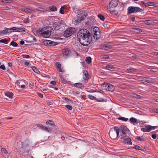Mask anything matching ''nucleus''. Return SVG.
<instances>
[{
  "instance_id": "f257e3e1",
  "label": "nucleus",
  "mask_w": 158,
  "mask_h": 158,
  "mask_svg": "<svg viewBox=\"0 0 158 158\" xmlns=\"http://www.w3.org/2000/svg\"><path fill=\"white\" fill-rule=\"evenodd\" d=\"M77 36L79 42L83 46H87L92 40V35L86 29L80 30L77 33Z\"/></svg>"
},
{
  "instance_id": "f03ea898",
  "label": "nucleus",
  "mask_w": 158,
  "mask_h": 158,
  "mask_svg": "<svg viewBox=\"0 0 158 158\" xmlns=\"http://www.w3.org/2000/svg\"><path fill=\"white\" fill-rule=\"evenodd\" d=\"M110 138L113 139H116L119 134V129L117 127H114V130L111 129L110 132Z\"/></svg>"
},
{
  "instance_id": "7ed1b4c3",
  "label": "nucleus",
  "mask_w": 158,
  "mask_h": 158,
  "mask_svg": "<svg viewBox=\"0 0 158 158\" xmlns=\"http://www.w3.org/2000/svg\"><path fill=\"white\" fill-rule=\"evenodd\" d=\"M74 32V29L69 28L66 30L64 34V35L66 37H68L70 36Z\"/></svg>"
},
{
  "instance_id": "20e7f679",
  "label": "nucleus",
  "mask_w": 158,
  "mask_h": 158,
  "mask_svg": "<svg viewBox=\"0 0 158 158\" xmlns=\"http://www.w3.org/2000/svg\"><path fill=\"white\" fill-rule=\"evenodd\" d=\"M48 29L46 31H44V32L41 33L42 35L44 37L48 38L50 36L52 30L51 28H48Z\"/></svg>"
},
{
  "instance_id": "39448f33",
  "label": "nucleus",
  "mask_w": 158,
  "mask_h": 158,
  "mask_svg": "<svg viewBox=\"0 0 158 158\" xmlns=\"http://www.w3.org/2000/svg\"><path fill=\"white\" fill-rule=\"evenodd\" d=\"M62 53L64 56H68L70 55L71 53V50L68 48H65L63 49Z\"/></svg>"
},
{
  "instance_id": "423d86ee",
  "label": "nucleus",
  "mask_w": 158,
  "mask_h": 158,
  "mask_svg": "<svg viewBox=\"0 0 158 158\" xmlns=\"http://www.w3.org/2000/svg\"><path fill=\"white\" fill-rule=\"evenodd\" d=\"M118 0H112L109 3V6L111 8L116 7L118 5Z\"/></svg>"
},
{
  "instance_id": "0eeeda50",
  "label": "nucleus",
  "mask_w": 158,
  "mask_h": 158,
  "mask_svg": "<svg viewBox=\"0 0 158 158\" xmlns=\"http://www.w3.org/2000/svg\"><path fill=\"white\" fill-rule=\"evenodd\" d=\"M21 10L27 13L33 14L35 12L34 10L26 7H22L21 8Z\"/></svg>"
},
{
  "instance_id": "6e6552de",
  "label": "nucleus",
  "mask_w": 158,
  "mask_h": 158,
  "mask_svg": "<svg viewBox=\"0 0 158 158\" xmlns=\"http://www.w3.org/2000/svg\"><path fill=\"white\" fill-rule=\"evenodd\" d=\"M46 124L51 126L52 127V129L55 128V125L53 121L51 120H48L46 121Z\"/></svg>"
},
{
  "instance_id": "1a4fd4ad",
  "label": "nucleus",
  "mask_w": 158,
  "mask_h": 158,
  "mask_svg": "<svg viewBox=\"0 0 158 158\" xmlns=\"http://www.w3.org/2000/svg\"><path fill=\"white\" fill-rule=\"evenodd\" d=\"M123 143L131 145L132 144L131 139L129 137L125 139L123 141Z\"/></svg>"
},
{
  "instance_id": "9d476101",
  "label": "nucleus",
  "mask_w": 158,
  "mask_h": 158,
  "mask_svg": "<svg viewBox=\"0 0 158 158\" xmlns=\"http://www.w3.org/2000/svg\"><path fill=\"white\" fill-rule=\"evenodd\" d=\"M47 43L50 46H53L56 45L57 44L56 42H53L51 40H46Z\"/></svg>"
},
{
  "instance_id": "9b49d317",
  "label": "nucleus",
  "mask_w": 158,
  "mask_h": 158,
  "mask_svg": "<svg viewBox=\"0 0 158 158\" xmlns=\"http://www.w3.org/2000/svg\"><path fill=\"white\" fill-rule=\"evenodd\" d=\"M77 19L76 20V21H75V22H76L77 23L80 22L81 21L84 20L85 18L84 16H80V15H79L78 16H77Z\"/></svg>"
},
{
  "instance_id": "f8f14e48",
  "label": "nucleus",
  "mask_w": 158,
  "mask_h": 158,
  "mask_svg": "<svg viewBox=\"0 0 158 158\" xmlns=\"http://www.w3.org/2000/svg\"><path fill=\"white\" fill-rule=\"evenodd\" d=\"M134 7L130 6L128 9L127 14L129 15L132 13H134Z\"/></svg>"
},
{
  "instance_id": "ddd939ff",
  "label": "nucleus",
  "mask_w": 158,
  "mask_h": 158,
  "mask_svg": "<svg viewBox=\"0 0 158 158\" xmlns=\"http://www.w3.org/2000/svg\"><path fill=\"white\" fill-rule=\"evenodd\" d=\"M115 68V67L113 65L111 64H107L105 67L106 69L109 70L114 69Z\"/></svg>"
},
{
  "instance_id": "4468645a",
  "label": "nucleus",
  "mask_w": 158,
  "mask_h": 158,
  "mask_svg": "<svg viewBox=\"0 0 158 158\" xmlns=\"http://www.w3.org/2000/svg\"><path fill=\"white\" fill-rule=\"evenodd\" d=\"M52 127H44L43 130H44L47 132H50L52 131Z\"/></svg>"
},
{
  "instance_id": "2eb2a0df",
  "label": "nucleus",
  "mask_w": 158,
  "mask_h": 158,
  "mask_svg": "<svg viewBox=\"0 0 158 158\" xmlns=\"http://www.w3.org/2000/svg\"><path fill=\"white\" fill-rule=\"evenodd\" d=\"M130 120L131 121V123L134 125L137 124L138 123L137 120L134 118H130Z\"/></svg>"
},
{
  "instance_id": "dca6fc26",
  "label": "nucleus",
  "mask_w": 158,
  "mask_h": 158,
  "mask_svg": "<svg viewBox=\"0 0 158 158\" xmlns=\"http://www.w3.org/2000/svg\"><path fill=\"white\" fill-rule=\"evenodd\" d=\"M100 35L101 33L98 32V34H94V39L96 40H98L100 38Z\"/></svg>"
},
{
  "instance_id": "f3484780",
  "label": "nucleus",
  "mask_w": 158,
  "mask_h": 158,
  "mask_svg": "<svg viewBox=\"0 0 158 158\" xmlns=\"http://www.w3.org/2000/svg\"><path fill=\"white\" fill-rule=\"evenodd\" d=\"M8 33H9V29L6 28L4 30L0 31V33L1 34H6Z\"/></svg>"
},
{
  "instance_id": "a211bd4d",
  "label": "nucleus",
  "mask_w": 158,
  "mask_h": 158,
  "mask_svg": "<svg viewBox=\"0 0 158 158\" xmlns=\"http://www.w3.org/2000/svg\"><path fill=\"white\" fill-rule=\"evenodd\" d=\"M74 86L81 89L83 88L84 86V85L81 83H76L74 84Z\"/></svg>"
},
{
  "instance_id": "6ab92c4d",
  "label": "nucleus",
  "mask_w": 158,
  "mask_h": 158,
  "mask_svg": "<svg viewBox=\"0 0 158 158\" xmlns=\"http://www.w3.org/2000/svg\"><path fill=\"white\" fill-rule=\"evenodd\" d=\"M93 31L94 34H98V32L100 33L99 28L97 27H94L93 28Z\"/></svg>"
},
{
  "instance_id": "aec40b11",
  "label": "nucleus",
  "mask_w": 158,
  "mask_h": 158,
  "mask_svg": "<svg viewBox=\"0 0 158 158\" xmlns=\"http://www.w3.org/2000/svg\"><path fill=\"white\" fill-rule=\"evenodd\" d=\"M119 131H129L127 127H126L124 126H121L119 128Z\"/></svg>"
},
{
  "instance_id": "412c9836",
  "label": "nucleus",
  "mask_w": 158,
  "mask_h": 158,
  "mask_svg": "<svg viewBox=\"0 0 158 158\" xmlns=\"http://www.w3.org/2000/svg\"><path fill=\"white\" fill-rule=\"evenodd\" d=\"M59 76L61 78V81L63 83H66L67 82V81L65 79H64L63 75L61 74V73L60 74Z\"/></svg>"
},
{
  "instance_id": "4be33fe9",
  "label": "nucleus",
  "mask_w": 158,
  "mask_h": 158,
  "mask_svg": "<svg viewBox=\"0 0 158 158\" xmlns=\"http://www.w3.org/2000/svg\"><path fill=\"white\" fill-rule=\"evenodd\" d=\"M114 87L112 85H108L107 89H108L109 91L112 92L114 91Z\"/></svg>"
},
{
  "instance_id": "5701e85b",
  "label": "nucleus",
  "mask_w": 158,
  "mask_h": 158,
  "mask_svg": "<svg viewBox=\"0 0 158 158\" xmlns=\"http://www.w3.org/2000/svg\"><path fill=\"white\" fill-rule=\"evenodd\" d=\"M6 96L10 98H12L13 96V94L12 93L10 92H7L5 94Z\"/></svg>"
},
{
  "instance_id": "b1692460",
  "label": "nucleus",
  "mask_w": 158,
  "mask_h": 158,
  "mask_svg": "<svg viewBox=\"0 0 158 158\" xmlns=\"http://www.w3.org/2000/svg\"><path fill=\"white\" fill-rule=\"evenodd\" d=\"M48 9L52 11H55L57 10V8L55 6H50L49 7Z\"/></svg>"
},
{
  "instance_id": "393cba45",
  "label": "nucleus",
  "mask_w": 158,
  "mask_h": 158,
  "mask_svg": "<svg viewBox=\"0 0 158 158\" xmlns=\"http://www.w3.org/2000/svg\"><path fill=\"white\" fill-rule=\"evenodd\" d=\"M17 27H13L9 29V33H11L12 32H17Z\"/></svg>"
},
{
  "instance_id": "a878e982",
  "label": "nucleus",
  "mask_w": 158,
  "mask_h": 158,
  "mask_svg": "<svg viewBox=\"0 0 158 158\" xmlns=\"http://www.w3.org/2000/svg\"><path fill=\"white\" fill-rule=\"evenodd\" d=\"M12 2V0H0V2L3 3H10Z\"/></svg>"
},
{
  "instance_id": "bb28decb",
  "label": "nucleus",
  "mask_w": 158,
  "mask_h": 158,
  "mask_svg": "<svg viewBox=\"0 0 158 158\" xmlns=\"http://www.w3.org/2000/svg\"><path fill=\"white\" fill-rule=\"evenodd\" d=\"M127 71L130 73H132L136 71V69L133 68H131L127 69Z\"/></svg>"
},
{
  "instance_id": "cd10ccee",
  "label": "nucleus",
  "mask_w": 158,
  "mask_h": 158,
  "mask_svg": "<svg viewBox=\"0 0 158 158\" xmlns=\"http://www.w3.org/2000/svg\"><path fill=\"white\" fill-rule=\"evenodd\" d=\"M89 75L87 73V71H85V73H84L83 76V78L85 80H87L89 79Z\"/></svg>"
},
{
  "instance_id": "c85d7f7f",
  "label": "nucleus",
  "mask_w": 158,
  "mask_h": 158,
  "mask_svg": "<svg viewBox=\"0 0 158 158\" xmlns=\"http://www.w3.org/2000/svg\"><path fill=\"white\" fill-rule=\"evenodd\" d=\"M91 59L90 57H86L85 58L86 62L89 64L91 63Z\"/></svg>"
},
{
  "instance_id": "c756f323",
  "label": "nucleus",
  "mask_w": 158,
  "mask_h": 158,
  "mask_svg": "<svg viewBox=\"0 0 158 158\" xmlns=\"http://www.w3.org/2000/svg\"><path fill=\"white\" fill-rule=\"evenodd\" d=\"M134 13H137L141 11L142 9L138 7H134Z\"/></svg>"
},
{
  "instance_id": "7c9ffc66",
  "label": "nucleus",
  "mask_w": 158,
  "mask_h": 158,
  "mask_svg": "<svg viewBox=\"0 0 158 158\" xmlns=\"http://www.w3.org/2000/svg\"><path fill=\"white\" fill-rule=\"evenodd\" d=\"M149 6L156 7L157 5L153 2L149 1Z\"/></svg>"
},
{
  "instance_id": "2f4dec72",
  "label": "nucleus",
  "mask_w": 158,
  "mask_h": 158,
  "mask_svg": "<svg viewBox=\"0 0 158 158\" xmlns=\"http://www.w3.org/2000/svg\"><path fill=\"white\" fill-rule=\"evenodd\" d=\"M56 67L58 70L60 72H63V71L61 69V64H57L56 65Z\"/></svg>"
},
{
  "instance_id": "473e14b6",
  "label": "nucleus",
  "mask_w": 158,
  "mask_h": 158,
  "mask_svg": "<svg viewBox=\"0 0 158 158\" xmlns=\"http://www.w3.org/2000/svg\"><path fill=\"white\" fill-rule=\"evenodd\" d=\"M32 70L35 73H40L39 71L38 70V69L35 66H33L32 67Z\"/></svg>"
},
{
  "instance_id": "72a5a7b5",
  "label": "nucleus",
  "mask_w": 158,
  "mask_h": 158,
  "mask_svg": "<svg viewBox=\"0 0 158 158\" xmlns=\"http://www.w3.org/2000/svg\"><path fill=\"white\" fill-rule=\"evenodd\" d=\"M88 97L90 99L96 101L97 98L95 97L94 96H92V95H88Z\"/></svg>"
},
{
  "instance_id": "f704fd0d",
  "label": "nucleus",
  "mask_w": 158,
  "mask_h": 158,
  "mask_svg": "<svg viewBox=\"0 0 158 158\" xmlns=\"http://www.w3.org/2000/svg\"><path fill=\"white\" fill-rule=\"evenodd\" d=\"M98 17L101 20L103 21H104L105 19L104 16L101 14L98 15Z\"/></svg>"
},
{
  "instance_id": "c9c22d12",
  "label": "nucleus",
  "mask_w": 158,
  "mask_h": 158,
  "mask_svg": "<svg viewBox=\"0 0 158 158\" xmlns=\"http://www.w3.org/2000/svg\"><path fill=\"white\" fill-rule=\"evenodd\" d=\"M18 32H23L25 31V29L23 28H18L17 27V30Z\"/></svg>"
},
{
  "instance_id": "e433bc0d",
  "label": "nucleus",
  "mask_w": 158,
  "mask_h": 158,
  "mask_svg": "<svg viewBox=\"0 0 158 158\" xmlns=\"http://www.w3.org/2000/svg\"><path fill=\"white\" fill-rule=\"evenodd\" d=\"M135 32L136 33H139L140 32L142 31L141 29L138 28H136L134 29Z\"/></svg>"
},
{
  "instance_id": "4c0bfd02",
  "label": "nucleus",
  "mask_w": 158,
  "mask_h": 158,
  "mask_svg": "<svg viewBox=\"0 0 158 158\" xmlns=\"http://www.w3.org/2000/svg\"><path fill=\"white\" fill-rule=\"evenodd\" d=\"M1 152L5 154H6L7 153V150L4 148H2L1 149Z\"/></svg>"
},
{
  "instance_id": "58836bf2",
  "label": "nucleus",
  "mask_w": 158,
  "mask_h": 158,
  "mask_svg": "<svg viewBox=\"0 0 158 158\" xmlns=\"http://www.w3.org/2000/svg\"><path fill=\"white\" fill-rule=\"evenodd\" d=\"M10 45H12L13 47H16L18 46L16 42L13 41H12L11 42Z\"/></svg>"
},
{
  "instance_id": "ea45409f",
  "label": "nucleus",
  "mask_w": 158,
  "mask_h": 158,
  "mask_svg": "<svg viewBox=\"0 0 158 158\" xmlns=\"http://www.w3.org/2000/svg\"><path fill=\"white\" fill-rule=\"evenodd\" d=\"M141 130L144 132H148V127L146 126L144 128H142L141 129Z\"/></svg>"
},
{
  "instance_id": "a19ab883",
  "label": "nucleus",
  "mask_w": 158,
  "mask_h": 158,
  "mask_svg": "<svg viewBox=\"0 0 158 158\" xmlns=\"http://www.w3.org/2000/svg\"><path fill=\"white\" fill-rule=\"evenodd\" d=\"M118 119L120 120L125 121H127L128 120V118H126L123 117H119L118 118Z\"/></svg>"
},
{
  "instance_id": "79ce46f5",
  "label": "nucleus",
  "mask_w": 158,
  "mask_h": 158,
  "mask_svg": "<svg viewBox=\"0 0 158 158\" xmlns=\"http://www.w3.org/2000/svg\"><path fill=\"white\" fill-rule=\"evenodd\" d=\"M157 127L156 126H152L149 125V132L152 129H154Z\"/></svg>"
},
{
  "instance_id": "37998d69",
  "label": "nucleus",
  "mask_w": 158,
  "mask_h": 158,
  "mask_svg": "<svg viewBox=\"0 0 158 158\" xmlns=\"http://www.w3.org/2000/svg\"><path fill=\"white\" fill-rule=\"evenodd\" d=\"M8 42V40L6 39H3L0 40V43H2L7 44Z\"/></svg>"
},
{
  "instance_id": "c03bdc74",
  "label": "nucleus",
  "mask_w": 158,
  "mask_h": 158,
  "mask_svg": "<svg viewBox=\"0 0 158 158\" xmlns=\"http://www.w3.org/2000/svg\"><path fill=\"white\" fill-rule=\"evenodd\" d=\"M127 136L126 134H122L121 135V139H126V138Z\"/></svg>"
},
{
  "instance_id": "a18cd8bd",
  "label": "nucleus",
  "mask_w": 158,
  "mask_h": 158,
  "mask_svg": "<svg viewBox=\"0 0 158 158\" xmlns=\"http://www.w3.org/2000/svg\"><path fill=\"white\" fill-rule=\"evenodd\" d=\"M109 58V57L107 55H104L102 56L101 57V58L102 59H108Z\"/></svg>"
},
{
  "instance_id": "49530a36",
  "label": "nucleus",
  "mask_w": 158,
  "mask_h": 158,
  "mask_svg": "<svg viewBox=\"0 0 158 158\" xmlns=\"http://www.w3.org/2000/svg\"><path fill=\"white\" fill-rule=\"evenodd\" d=\"M65 107L70 110H71L72 109V106L69 105H66L65 106Z\"/></svg>"
},
{
  "instance_id": "de8ad7c7",
  "label": "nucleus",
  "mask_w": 158,
  "mask_h": 158,
  "mask_svg": "<svg viewBox=\"0 0 158 158\" xmlns=\"http://www.w3.org/2000/svg\"><path fill=\"white\" fill-rule=\"evenodd\" d=\"M37 10L42 12H44L45 11L44 9L41 7H38L37 8Z\"/></svg>"
},
{
  "instance_id": "09e8293b",
  "label": "nucleus",
  "mask_w": 158,
  "mask_h": 158,
  "mask_svg": "<svg viewBox=\"0 0 158 158\" xmlns=\"http://www.w3.org/2000/svg\"><path fill=\"white\" fill-rule=\"evenodd\" d=\"M104 99L102 98H100L99 99L97 98L96 101L98 102H102L104 101Z\"/></svg>"
},
{
  "instance_id": "8fccbe9b",
  "label": "nucleus",
  "mask_w": 158,
  "mask_h": 158,
  "mask_svg": "<svg viewBox=\"0 0 158 158\" xmlns=\"http://www.w3.org/2000/svg\"><path fill=\"white\" fill-rule=\"evenodd\" d=\"M37 126L38 127H39L40 129L43 130V128L44 126H43V125L41 124H37Z\"/></svg>"
},
{
  "instance_id": "3c124183",
  "label": "nucleus",
  "mask_w": 158,
  "mask_h": 158,
  "mask_svg": "<svg viewBox=\"0 0 158 158\" xmlns=\"http://www.w3.org/2000/svg\"><path fill=\"white\" fill-rule=\"evenodd\" d=\"M28 20H29V18H27L26 19H24L23 21V22L24 23H28Z\"/></svg>"
},
{
  "instance_id": "603ef678",
  "label": "nucleus",
  "mask_w": 158,
  "mask_h": 158,
  "mask_svg": "<svg viewBox=\"0 0 158 158\" xmlns=\"http://www.w3.org/2000/svg\"><path fill=\"white\" fill-rule=\"evenodd\" d=\"M112 13L117 15L118 14V11L116 10H114L112 11Z\"/></svg>"
},
{
  "instance_id": "864d4df0",
  "label": "nucleus",
  "mask_w": 158,
  "mask_h": 158,
  "mask_svg": "<svg viewBox=\"0 0 158 158\" xmlns=\"http://www.w3.org/2000/svg\"><path fill=\"white\" fill-rule=\"evenodd\" d=\"M63 99L66 101L67 102H71V100L68 99L67 98L64 97L63 98Z\"/></svg>"
},
{
  "instance_id": "5fc2aeb1",
  "label": "nucleus",
  "mask_w": 158,
  "mask_h": 158,
  "mask_svg": "<svg viewBox=\"0 0 158 158\" xmlns=\"http://www.w3.org/2000/svg\"><path fill=\"white\" fill-rule=\"evenodd\" d=\"M150 71L154 72H156L157 71V69L155 68H152L150 69Z\"/></svg>"
},
{
  "instance_id": "6e6d98bb",
  "label": "nucleus",
  "mask_w": 158,
  "mask_h": 158,
  "mask_svg": "<svg viewBox=\"0 0 158 158\" xmlns=\"http://www.w3.org/2000/svg\"><path fill=\"white\" fill-rule=\"evenodd\" d=\"M0 68L4 70H5L6 69L4 65L3 64L2 65L0 66Z\"/></svg>"
},
{
  "instance_id": "4d7b16f0",
  "label": "nucleus",
  "mask_w": 158,
  "mask_h": 158,
  "mask_svg": "<svg viewBox=\"0 0 158 158\" xmlns=\"http://www.w3.org/2000/svg\"><path fill=\"white\" fill-rule=\"evenodd\" d=\"M40 31L39 30H36L34 32V34L35 35H38L39 34L38 33Z\"/></svg>"
},
{
  "instance_id": "13d9d810",
  "label": "nucleus",
  "mask_w": 158,
  "mask_h": 158,
  "mask_svg": "<svg viewBox=\"0 0 158 158\" xmlns=\"http://www.w3.org/2000/svg\"><path fill=\"white\" fill-rule=\"evenodd\" d=\"M152 136L153 139H155L156 137V134H154L152 135Z\"/></svg>"
},
{
  "instance_id": "bf43d9fd",
  "label": "nucleus",
  "mask_w": 158,
  "mask_h": 158,
  "mask_svg": "<svg viewBox=\"0 0 158 158\" xmlns=\"http://www.w3.org/2000/svg\"><path fill=\"white\" fill-rule=\"evenodd\" d=\"M121 132L122 134H126L127 132H128L129 131H119Z\"/></svg>"
},
{
  "instance_id": "052dcab7",
  "label": "nucleus",
  "mask_w": 158,
  "mask_h": 158,
  "mask_svg": "<svg viewBox=\"0 0 158 158\" xmlns=\"http://www.w3.org/2000/svg\"><path fill=\"white\" fill-rule=\"evenodd\" d=\"M37 94H38V96L40 97L41 98H42L43 97V95L42 94L40 93H38Z\"/></svg>"
},
{
  "instance_id": "680f3d73",
  "label": "nucleus",
  "mask_w": 158,
  "mask_h": 158,
  "mask_svg": "<svg viewBox=\"0 0 158 158\" xmlns=\"http://www.w3.org/2000/svg\"><path fill=\"white\" fill-rule=\"evenodd\" d=\"M133 148H135V149H139V148H140V147L139 146L135 145L133 147Z\"/></svg>"
},
{
  "instance_id": "e2e57ef3",
  "label": "nucleus",
  "mask_w": 158,
  "mask_h": 158,
  "mask_svg": "<svg viewBox=\"0 0 158 158\" xmlns=\"http://www.w3.org/2000/svg\"><path fill=\"white\" fill-rule=\"evenodd\" d=\"M60 12L62 14H64V10L61 9H60Z\"/></svg>"
},
{
  "instance_id": "0e129e2a",
  "label": "nucleus",
  "mask_w": 158,
  "mask_h": 158,
  "mask_svg": "<svg viewBox=\"0 0 158 158\" xmlns=\"http://www.w3.org/2000/svg\"><path fill=\"white\" fill-rule=\"evenodd\" d=\"M48 105V106L52 105H53V103L52 102H47Z\"/></svg>"
},
{
  "instance_id": "69168bd1",
  "label": "nucleus",
  "mask_w": 158,
  "mask_h": 158,
  "mask_svg": "<svg viewBox=\"0 0 158 158\" xmlns=\"http://www.w3.org/2000/svg\"><path fill=\"white\" fill-rule=\"evenodd\" d=\"M50 84L53 85H55L56 84V82L55 81H52L50 82Z\"/></svg>"
},
{
  "instance_id": "338daca9",
  "label": "nucleus",
  "mask_w": 158,
  "mask_h": 158,
  "mask_svg": "<svg viewBox=\"0 0 158 158\" xmlns=\"http://www.w3.org/2000/svg\"><path fill=\"white\" fill-rule=\"evenodd\" d=\"M24 57L25 58H30V56L28 55H26L24 56Z\"/></svg>"
},
{
  "instance_id": "774afa93",
  "label": "nucleus",
  "mask_w": 158,
  "mask_h": 158,
  "mask_svg": "<svg viewBox=\"0 0 158 158\" xmlns=\"http://www.w3.org/2000/svg\"><path fill=\"white\" fill-rule=\"evenodd\" d=\"M153 110L155 112L158 113V109H157L155 108L153 109Z\"/></svg>"
}]
</instances>
